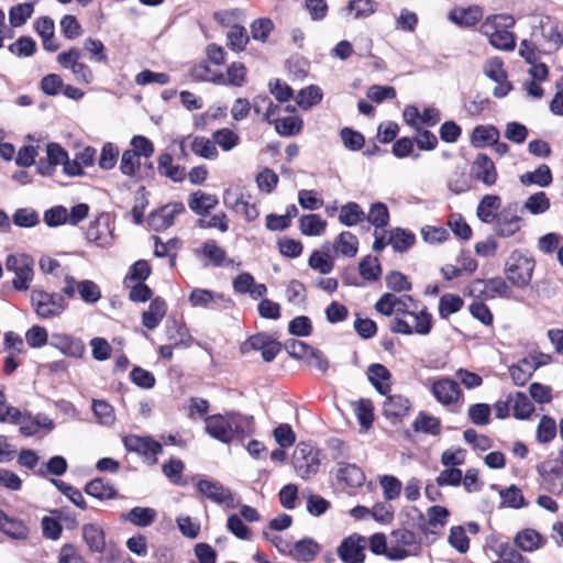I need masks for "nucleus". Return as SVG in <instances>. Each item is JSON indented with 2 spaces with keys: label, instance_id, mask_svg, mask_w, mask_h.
Wrapping results in <instances>:
<instances>
[{
  "label": "nucleus",
  "instance_id": "f257e3e1",
  "mask_svg": "<svg viewBox=\"0 0 563 563\" xmlns=\"http://www.w3.org/2000/svg\"><path fill=\"white\" fill-rule=\"evenodd\" d=\"M66 296L60 292H49L43 289H33L31 291V306L40 319L59 318L67 309L68 302Z\"/></svg>",
  "mask_w": 563,
  "mask_h": 563
},
{
  "label": "nucleus",
  "instance_id": "f03ea898",
  "mask_svg": "<svg viewBox=\"0 0 563 563\" xmlns=\"http://www.w3.org/2000/svg\"><path fill=\"white\" fill-rule=\"evenodd\" d=\"M536 262L520 250H515L505 263L507 279L517 288L523 289L531 283Z\"/></svg>",
  "mask_w": 563,
  "mask_h": 563
},
{
  "label": "nucleus",
  "instance_id": "7ed1b4c3",
  "mask_svg": "<svg viewBox=\"0 0 563 563\" xmlns=\"http://www.w3.org/2000/svg\"><path fill=\"white\" fill-rule=\"evenodd\" d=\"M5 267L14 273L12 287L16 291H26L34 278V258L26 253L10 254L5 260Z\"/></svg>",
  "mask_w": 563,
  "mask_h": 563
},
{
  "label": "nucleus",
  "instance_id": "20e7f679",
  "mask_svg": "<svg viewBox=\"0 0 563 563\" xmlns=\"http://www.w3.org/2000/svg\"><path fill=\"white\" fill-rule=\"evenodd\" d=\"M391 545L389 560L402 561L410 555H416L421 549L420 538L411 530V527H401L390 533Z\"/></svg>",
  "mask_w": 563,
  "mask_h": 563
},
{
  "label": "nucleus",
  "instance_id": "39448f33",
  "mask_svg": "<svg viewBox=\"0 0 563 563\" xmlns=\"http://www.w3.org/2000/svg\"><path fill=\"white\" fill-rule=\"evenodd\" d=\"M520 211L519 202L512 201L505 205L493 221V230L499 238H511L520 231L523 225V219L518 214Z\"/></svg>",
  "mask_w": 563,
  "mask_h": 563
},
{
  "label": "nucleus",
  "instance_id": "423d86ee",
  "mask_svg": "<svg viewBox=\"0 0 563 563\" xmlns=\"http://www.w3.org/2000/svg\"><path fill=\"white\" fill-rule=\"evenodd\" d=\"M283 349V344L266 332L255 333L245 340L240 351L246 354L250 351H260L264 362H273Z\"/></svg>",
  "mask_w": 563,
  "mask_h": 563
},
{
  "label": "nucleus",
  "instance_id": "0eeeda50",
  "mask_svg": "<svg viewBox=\"0 0 563 563\" xmlns=\"http://www.w3.org/2000/svg\"><path fill=\"white\" fill-rule=\"evenodd\" d=\"M64 282L63 294H65L68 299L74 298L76 292H78L80 299L88 305H93L101 298L100 287L93 280L82 279L77 282L74 276L66 275Z\"/></svg>",
  "mask_w": 563,
  "mask_h": 563
},
{
  "label": "nucleus",
  "instance_id": "6e6552de",
  "mask_svg": "<svg viewBox=\"0 0 563 563\" xmlns=\"http://www.w3.org/2000/svg\"><path fill=\"white\" fill-rule=\"evenodd\" d=\"M189 303L195 308L211 310H227L232 308L233 301L222 292H214L210 289L195 288L189 294Z\"/></svg>",
  "mask_w": 563,
  "mask_h": 563
},
{
  "label": "nucleus",
  "instance_id": "1a4fd4ad",
  "mask_svg": "<svg viewBox=\"0 0 563 563\" xmlns=\"http://www.w3.org/2000/svg\"><path fill=\"white\" fill-rule=\"evenodd\" d=\"M113 238L111 218L107 212H101L93 221H91L86 231V239L100 247L110 246Z\"/></svg>",
  "mask_w": 563,
  "mask_h": 563
},
{
  "label": "nucleus",
  "instance_id": "9d476101",
  "mask_svg": "<svg viewBox=\"0 0 563 563\" xmlns=\"http://www.w3.org/2000/svg\"><path fill=\"white\" fill-rule=\"evenodd\" d=\"M197 490L218 505H225L228 508H234V495L230 488L224 487L220 482L212 479H199L196 484Z\"/></svg>",
  "mask_w": 563,
  "mask_h": 563
},
{
  "label": "nucleus",
  "instance_id": "9b49d317",
  "mask_svg": "<svg viewBox=\"0 0 563 563\" xmlns=\"http://www.w3.org/2000/svg\"><path fill=\"white\" fill-rule=\"evenodd\" d=\"M365 537L353 533L341 541L336 553L343 563H363L365 560Z\"/></svg>",
  "mask_w": 563,
  "mask_h": 563
},
{
  "label": "nucleus",
  "instance_id": "f8f14e48",
  "mask_svg": "<svg viewBox=\"0 0 563 563\" xmlns=\"http://www.w3.org/2000/svg\"><path fill=\"white\" fill-rule=\"evenodd\" d=\"M185 210V205L180 201L162 206L150 212L147 223L156 232L166 230L174 224L175 217Z\"/></svg>",
  "mask_w": 563,
  "mask_h": 563
},
{
  "label": "nucleus",
  "instance_id": "ddd939ff",
  "mask_svg": "<svg viewBox=\"0 0 563 563\" xmlns=\"http://www.w3.org/2000/svg\"><path fill=\"white\" fill-rule=\"evenodd\" d=\"M431 394L443 406H450L459 401L463 391L456 380L451 377H440L431 385Z\"/></svg>",
  "mask_w": 563,
  "mask_h": 563
},
{
  "label": "nucleus",
  "instance_id": "4468645a",
  "mask_svg": "<svg viewBox=\"0 0 563 563\" xmlns=\"http://www.w3.org/2000/svg\"><path fill=\"white\" fill-rule=\"evenodd\" d=\"M49 345L67 357L81 358L86 353L84 341L67 333H53Z\"/></svg>",
  "mask_w": 563,
  "mask_h": 563
},
{
  "label": "nucleus",
  "instance_id": "2eb2a0df",
  "mask_svg": "<svg viewBox=\"0 0 563 563\" xmlns=\"http://www.w3.org/2000/svg\"><path fill=\"white\" fill-rule=\"evenodd\" d=\"M471 176L487 187L496 184L498 173L495 163L486 153L477 154L476 158L471 165Z\"/></svg>",
  "mask_w": 563,
  "mask_h": 563
},
{
  "label": "nucleus",
  "instance_id": "dca6fc26",
  "mask_svg": "<svg viewBox=\"0 0 563 563\" xmlns=\"http://www.w3.org/2000/svg\"><path fill=\"white\" fill-rule=\"evenodd\" d=\"M206 432L213 439L230 444L232 443L231 412L227 416L216 413L205 419Z\"/></svg>",
  "mask_w": 563,
  "mask_h": 563
},
{
  "label": "nucleus",
  "instance_id": "f3484780",
  "mask_svg": "<svg viewBox=\"0 0 563 563\" xmlns=\"http://www.w3.org/2000/svg\"><path fill=\"white\" fill-rule=\"evenodd\" d=\"M0 531L14 541H24L30 533L29 527L22 519L9 516L2 509H0Z\"/></svg>",
  "mask_w": 563,
  "mask_h": 563
},
{
  "label": "nucleus",
  "instance_id": "a211bd4d",
  "mask_svg": "<svg viewBox=\"0 0 563 563\" xmlns=\"http://www.w3.org/2000/svg\"><path fill=\"white\" fill-rule=\"evenodd\" d=\"M411 409L410 400L402 395H387L383 402V415L394 423L402 420Z\"/></svg>",
  "mask_w": 563,
  "mask_h": 563
},
{
  "label": "nucleus",
  "instance_id": "6ab92c4d",
  "mask_svg": "<svg viewBox=\"0 0 563 563\" xmlns=\"http://www.w3.org/2000/svg\"><path fill=\"white\" fill-rule=\"evenodd\" d=\"M300 453L301 456H298L297 452L294 455V467L298 476L302 479H309L318 473L320 460L318 453L313 452L312 449L308 452L305 449H300Z\"/></svg>",
  "mask_w": 563,
  "mask_h": 563
},
{
  "label": "nucleus",
  "instance_id": "aec40b11",
  "mask_svg": "<svg viewBox=\"0 0 563 563\" xmlns=\"http://www.w3.org/2000/svg\"><path fill=\"white\" fill-rule=\"evenodd\" d=\"M390 371L380 363H373L367 367V379L382 396H387L390 393Z\"/></svg>",
  "mask_w": 563,
  "mask_h": 563
},
{
  "label": "nucleus",
  "instance_id": "412c9836",
  "mask_svg": "<svg viewBox=\"0 0 563 563\" xmlns=\"http://www.w3.org/2000/svg\"><path fill=\"white\" fill-rule=\"evenodd\" d=\"M34 30L42 38L43 48L47 52H56L60 44L55 37V23L49 16H41L34 22Z\"/></svg>",
  "mask_w": 563,
  "mask_h": 563
},
{
  "label": "nucleus",
  "instance_id": "4be33fe9",
  "mask_svg": "<svg viewBox=\"0 0 563 563\" xmlns=\"http://www.w3.org/2000/svg\"><path fill=\"white\" fill-rule=\"evenodd\" d=\"M500 139V131L493 124L475 125L470 134V144L474 148L492 146Z\"/></svg>",
  "mask_w": 563,
  "mask_h": 563
},
{
  "label": "nucleus",
  "instance_id": "5701e85b",
  "mask_svg": "<svg viewBox=\"0 0 563 563\" xmlns=\"http://www.w3.org/2000/svg\"><path fill=\"white\" fill-rule=\"evenodd\" d=\"M335 477L339 483L351 488H358L365 482L363 470L354 463L339 462Z\"/></svg>",
  "mask_w": 563,
  "mask_h": 563
},
{
  "label": "nucleus",
  "instance_id": "b1692460",
  "mask_svg": "<svg viewBox=\"0 0 563 563\" xmlns=\"http://www.w3.org/2000/svg\"><path fill=\"white\" fill-rule=\"evenodd\" d=\"M165 332L168 341L172 342L175 347H188L191 345L194 341L186 324L181 320H177L176 318L167 319Z\"/></svg>",
  "mask_w": 563,
  "mask_h": 563
},
{
  "label": "nucleus",
  "instance_id": "393cba45",
  "mask_svg": "<svg viewBox=\"0 0 563 563\" xmlns=\"http://www.w3.org/2000/svg\"><path fill=\"white\" fill-rule=\"evenodd\" d=\"M320 551V544L314 539L306 537L292 544L289 556L297 562L310 563Z\"/></svg>",
  "mask_w": 563,
  "mask_h": 563
},
{
  "label": "nucleus",
  "instance_id": "a878e982",
  "mask_svg": "<svg viewBox=\"0 0 563 563\" xmlns=\"http://www.w3.org/2000/svg\"><path fill=\"white\" fill-rule=\"evenodd\" d=\"M448 18L452 23L461 27H472L482 20L483 10L478 5L454 8L449 12Z\"/></svg>",
  "mask_w": 563,
  "mask_h": 563
},
{
  "label": "nucleus",
  "instance_id": "bb28decb",
  "mask_svg": "<svg viewBox=\"0 0 563 563\" xmlns=\"http://www.w3.org/2000/svg\"><path fill=\"white\" fill-rule=\"evenodd\" d=\"M501 198L498 195H485L476 208V216L483 223L490 224L501 209Z\"/></svg>",
  "mask_w": 563,
  "mask_h": 563
},
{
  "label": "nucleus",
  "instance_id": "cd10ccee",
  "mask_svg": "<svg viewBox=\"0 0 563 563\" xmlns=\"http://www.w3.org/2000/svg\"><path fill=\"white\" fill-rule=\"evenodd\" d=\"M219 203L218 197L212 194L197 190L190 194L188 198L189 209L201 217L209 214L210 210L214 209Z\"/></svg>",
  "mask_w": 563,
  "mask_h": 563
},
{
  "label": "nucleus",
  "instance_id": "c85d7f7f",
  "mask_svg": "<svg viewBox=\"0 0 563 563\" xmlns=\"http://www.w3.org/2000/svg\"><path fill=\"white\" fill-rule=\"evenodd\" d=\"M84 492L99 500L115 499L119 495L117 488L103 477H96L89 481L85 485Z\"/></svg>",
  "mask_w": 563,
  "mask_h": 563
},
{
  "label": "nucleus",
  "instance_id": "c756f323",
  "mask_svg": "<svg viewBox=\"0 0 563 563\" xmlns=\"http://www.w3.org/2000/svg\"><path fill=\"white\" fill-rule=\"evenodd\" d=\"M167 305L162 297L151 300L148 309L142 313V324L147 330L156 329L166 314Z\"/></svg>",
  "mask_w": 563,
  "mask_h": 563
},
{
  "label": "nucleus",
  "instance_id": "7c9ffc66",
  "mask_svg": "<svg viewBox=\"0 0 563 563\" xmlns=\"http://www.w3.org/2000/svg\"><path fill=\"white\" fill-rule=\"evenodd\" d=\"M514 543L525 552H533L545 544V539L537 530L526 528L517 532L514 538Z\"/></svg>",
  "mask_w": 563,
  "mask_h": 563
},
{
  "label": "nucleus",
  "instance_id": "2f4dec72",
  "mask_svg": "<svg viewBox=\"0 0 563 563\" xmlns=\"http://www.w3.org/2000/svg\"><path fill=\"white\" fill-rule=\"evenodd\" d=\"M388 243L395 252L406 253L416 243V234L404 228H393L388 231Z\"/></svg>",
  "mask_w": 563,
  "mask_h": 563
},
{
  "label": "nucleus",
  "instance_id": "473e14b6",
  "mask_svg": "<svg viewBox=\"0 0 563 563\" xmlns=\"http://www.w3.org/2000/svg\"><path fill=\"white\" fill-rule=\"evenodd\" d=\"M537 472L548 490L555 486L556 479L563 478V465L556 459L539 463Z\"/></svg>",
  "mask_w": 563,
  "mask_h": 563
},
{
  "label": "nucleus",
  "instance_id": "72a5a7b5",
  "mask_svg": "<svg viewBox=\"0 0 563 563\" xmlns=\"http://www.w3.org/2000/svg\"><path fill=\"white\" fill-rule=\"evenodd\" d=\"M196 254L202 255L207 262L203 266L212 265L213 267H221L224 265L227 260V252L224 249L218 245L214 240H207L202 243L200 250L196 251Z\"/></svg>",
  "mask_w": 563,
  "mask_h": 563
},
{
  "label": "nucleus",
  "instance_id": "f704fd0d",
  "mask_svg": "<svg viewBox=\"0 0 563 563\" xmlns=\"http://www.w3.org/2000/svg\"><path fill=\"white\" fill-rule=\"evenodd\" d=\"M157 512L151 507H133L128 512L121 514V519L136 527L146 528L156 519Z\"/></svg>",
  "mask_w": 563,
  "mask_h": 563
},
{
  "label": "nucleus",
  "instance_id": "c9c22d12",
  "mask_svg": "<svg viewBox=\"0 0 563 563\" xmlns=\"http://www.w3.org/2000/svg\"><path fill=\"white\" fill-rule=\"evenodd\" d=\"M82 539L89 550L103 553L106 550V534L102 528L95 523H86L82 527Z\"/></svg>",
  "mask_w": 563,
  "mask_h": 563
},
{
  "label": "nucleus",
  "instance_id": "e433bc0d",
  "mask_svg": "<svg viewBox=\"0 0 563 563\" xmlns=\"http://www.w3.org/2000/svg\"><path fill=\"white\" fill-rule=\"evenodd\" d=\"M519 179L527 187L532 185L549 187L553 181V175L547 164H541L534 170L522 174Z\"/></svg>",
  "mask_w": 563,
  "mask_h": 563
},
{
  "label": "nucleus",
  "instance_id": "4c0bfd02",
  "mask_svg": "<svg viewBox=\"0 0 563 563\" xmlns=\"http://www.w3.org/2000/svg\"><path fill=\"white\" fill-rule=\"evenodd\" d=\"M158 173L175 183H181L186 177L185 167L173 164V155L170 153H162L158 157Z\"/></svg>",
  "mask_w": 563,
  "mask_h": 563
},
{
  "label": "nucleus",
  "instance_id": "58836bf2",
  "mask_svg": "<svg viewBox=\"0 0 563 563\" xmlns=\"http://www.w3.org/2000/svg\"><path fill=\"white\" fill-rule=\"evenodd\" d=\"M475 284H484L486 290L490 292L487 298L500 297L505 299H511L514 291L511 287L508 285L506 279L503 277H493V278H477L474 282Z\"/></svg>",
  "mask_w": 563,
  "mask_h": 563
},
{
  "label": "nucleus",
  "instance_id": "ea45409f",
  "mask_svg": "<svg viewBox=\"0 0 563 563\" xmlns=\"http://www.w3.org/2000/svg\"><path fill=\"white\" fill-rule=\"evenodd\" d=\"M489 40L492 46L501 51H514L516 47V37L508 29H493L489 32H482Z\"/></svg>",
  "mask_w": 563,
  "mask_h": 563
},
{
  "label": "nucleus",
  "instance_id": "a19ab883",
  "mask_svg": "<svg viewBox=\"0 0 563 563\" xmlns=\"http://www.w3.org/2000/svg\"><path fill=\"white\" fill-rule=\"evenodd\" d=\"M275 131L284 137H290L301 133L303 120L299 115H289L273 121Z\"/></svg>",
  "mask_w": 563,
  "mask_h": 563
},
{
  "label": "nucleus",
  "instance_id": "79ce46f5",
  "mask_svg": "<svg viewBox=\"0 0 563 563\" xmlns=\"http://www.w3.org/2000/svg\"><path fill=\"white\" fill-rule=\"evenodd\" d=\"M365 212L357 202L350 201L342 205L339 213V222L345 227H354L365 220Z\"/></svg>",
  "mask_w": 563,
  "mask_h": 563
},
{
  "label": "nucleus",
  "instance_id": "37998d69",
  "mask_svg": "<svg viewBox=\"0 0 563 563\" xmlns=\"http://www.w3.org/2000/svg\"><path fill=\"white\" fill-rule=\"evenodd\" d=\"M536 371L529 357H523L518 363L509 366L510 377L517 386H525Z\"/></svg>",
  "mask_w": 563,
  "mask_h": 563
},
{
  "label": "nucleus",
  "instance_id": "c03bdc74",
  "mask_svg": "<svg viewBox=\"0 0 563 563\" xmlns=\"http://www.w3.org/2000/svg\"><path fill=\"white\" fill-rule=\"evenodd\" d=\"M412 429L416 432L437 437L441 433V420L424 411H420L412 422Z\"/></svg>",
  "mask_w": 563,
  "mask_h": 563
},
{
  "label": "nucleus",
  "instance_id": "a18cd8bd",
  "mask_svg": "<svg viewBox=\"0 0 563 563\" xmlns=\"http://www.w3.org/2000/svg\"><path fill=\"white\" fill-rule=\"evenodd\" d=\"M333 249L343 256L354 257L357 254L358 240L352 232L343 231L336 236Z\"/></svg>",
  "mask_w": 563,
  "mask_h": 563
},
{
  "label": "nucleus",
  "instance_id": "49530a36",
  "mask_svg": "<svg viewBox=\"0 0 563 563\" xmlns=\"http://www.w3.org/2000/svg\"><path fill=\"white\" fill-rule=\"evenodd\" d=\"M299 222L301 233L307 236L321 235L327 228V221L317 213L303 214Z\"/></svg>",
  "mask_w": 563,
  "mask_h": 563
},
{
  "label": "nucleus",
  "instance_id": "de8ad7c7",
  "mask_svg": "<svg viewBox=\"0 0 563 563\" xmlns=\"http://www.w3.org/2000/svg\"><path fill=\"white\" fill-rule=\"evenodd\" d=\"M67 470V460L63 455H53L36 470L35 474L40 477L63 476Z\"/></svg>",
  "mask_w": 563,
  "mask_h": 563
},
{
  "label": "nucleus",
  "instance_id": "09e8293b",
  "mask_svg": "<svg viewBox=\"0 0 563 563\" xmlns=\"http://www.w3.org/2000/svg\"><path fill=\"white\" fill-rule=\"evenodd\" d=\"M499 496L501 499V507L520 509L528 505L521 489L515 484H511L507 488L500 489Z\"/></svg>",
  "mask_w": 563,
  "mask_h": 563
},
{
  "label": "nucleus",
  "instance_id": "8fccbe9b",
  "mask_svg": "<svg viewBox=\"0 0 563 563\" xmlns=\"http://www.w3.org/2000/svg\"><path fill=\"white\" fill-rule=\"evenodd\" d=\"M152 274L151 265L146 260H137L130 267L123 279L125 287L132 283L145 282Z\"/></svg>",
  "mask_w": 563,
  "mask_h": 563
},
{
  "label": "nucleus",
  "instance_id": "3c124183",
  "mask_svg": "<svg viewBox=\"0 0 563 563\" xmlns=\"http://www.w3.org/2000/svg\"><path fill=\"white\" fill-rule=\"evenodd\" d=\"M224 203L230 206L236 213L243 214L247 222L254 221L260 214L256 206L245 200L243 195L236 197L234 201L231 202L230 195L228 194L224 196Z\"/></svg>",
  "mask_w": 563,
  "mask_h": 563
},
{
  "label": "nucleus",
  "instance_id": "603ef678",
  "mask_svg": "<svg viewBox=\"0 0 563 563\" xmlns=\"http://www.w3.org/2000/svg\"><path fill=\"white\" fill-rule=\"evenodd\" d=\"M399 520H400L401 526H404V527H411V528L417 527L423 533H427V531H428L426 516L419 508H417L415 506L404 509L399 514Z\"/></svg>",
  "mask_w": 563,
  "mask_h": 563
},
{
  "label": "nucleus",
  "instance_id": "864d4df0",
  "mask_svg": "<svg viewBox=\"0 0 563 563\" xmlns=\"http://www.w3.org/2000/svg\"><path fill=\"white\" fill-rule=\"evenodd\" d=\"M322 98L323 93L321 88L317 85H310L298 92L296 102L302 110H309L320 103Z\"/></svg>",
  "mask_w": 563,
  "mask_h": 563
},
{
  "label": "nucleus",
  "instance_id": "5fc2aeb1",
  "mask_svg": "<svg viewBox=\"0 0 563 563\" xmlns=\"http://www.w3.org/2000/svg\"><path fill=\"white\" fill-rule=\"evenodd\" d=\"M8 51L19 58L31 57L37 51L35 40L27 35H21L8 46Z\"/></svg>",
  "mask_w": 563,
  "mask_h": 563
},
{
  "label": "nucleus",
  "instance_id": "6e6d98bb",
  "mask_svg": "<svg viewBox=\"0 0 563 563\" xmlns=\"http://www.w3.org/2000/svg\"><path fill=\"white\" fill-rule=\"evenodd\" d=\"M512 415L518 420H527L534 412V405L522 391H516L512 395Z\"/></svg>",
  "mask_w": 563,
  "mask_h": 563
},
{
  "label": "nucleus",
  "instance_id": "4d7b16f0",
  "mask_svg": "<svg viewBox=\"0 0 563 563\" xmlns=\"http://www.w3.org/2000/svg\"><path fill=\"white\" fill-rule=\"evenodd\" d=\"M365 219L374 225L376 230L386 228L390 219L387 205L380 201L372 203Z\"/></svg>",
  "mask_w": 563,
  "mask_h": 563
},
{
  "label": "nucleus",
  "instance_id": "13d9d810",
  "mask_svg": "<svg viewBox=\"0 0 563 563\" xmlns=\"http://www.w3.org/2000/svg\"><path fill=\"white\" fill-rule=\"evenodd\" d=\"M358 273L367 282H377L382 275V265L377 257L364 256L358 263Z\"/></svg>",
  "mask_w": 563,
  "mask_h": 563
},
{
  "label": "nucleus",
  "instance_id": "bf43d9fd",
  "mask_svg": "<svg viewBox=\"0 0 563 563\" xmlns=\"http://www.w3.org/2000/svg\"><path fill=\"white\" fill-rule=\"evenodd\" d=\"M464 306L461 296L454 294H444L439 300V316L441 319H448L451 314L459 312Z\"/></svg>",
  "mask_w": 563,
  "mask_h": 563
},
{
  "label": "nucleus",
  "instance_id": "052dcab7",
  "mask_svg": "<svg viewBox=\"0 0 563 563\" xmlns=\"http://www.w3.org/2000/svg\"><path fill=\"white\" fill-rule=\"evenodd\" d=\"M191 151L199 157L216 159L219 155L213 140L205 136H196L191 142Z\"/></svg>",
  "mask_w": 563,
  "mask_h": 563
},
{
  "label": "nucleus",
  "instance_id": "680f3d73",
  "mask_svg": "<svg viewBox=\"0 0 563 563\" xmlns=\"http://www.w3.org/2000/svg\"><path fill=\"white\" fill-rule=\"evenodd\" d=\"M12 222L15 227L31 229L40 223V214L33 208H19L12 214Z\"/></svg>",
  "mask_w": 563,
  "mask_h": 563
},
{
  "label": "nucleus",
  "instance_id": "e2e57ef3",
  "mask_svg": "<svg viewBox=\"0 0 563 563\" xmlns=\"http://www.w3.org/2000/svg\"><path fill=\"white\" fill-rule=\"evenodd\" d=\"M550 207V199L544 191H538L530 195L523 205V209L533 216H539L547 212Z\"/></svg>",
  "mask_w": 563,
  "mask_h": 563
},
{
  "label": "nucleus",
  "instance_id": "0e129e2a",
  "mask_svg": "<svg viewBox=\"0 0 563 563\" xmlns=\"http://www.w3.org/2000/svg\"><path fill=\"white\" fill-rule=\"evenodd\" d=\"M558 428L554 418L542 416L537 427V441L541 444L551 442L556 437Z\"/></svg>",
  "mask_w": 563,
  "mask_h": 563
},
{
  "label": "nucleus",
  "instance_id": "69168bd1",
  "mask_svg": "<svg viewBox=\"0 0 563 563\" xmlns=\"http://www.w3.org/2000/svg\"><path fill=\"white\" fill-rule=\"evenodd\" d=\"M340 137L344 147L351 152H357L365 145L364 135L360 131L350 126H345L340 130Z\"/></svg>",
  "mask_w": 563,
  "mask_h": 563
},
{
  "label": "nucleus",
  "instance_id": "338daca9",
  "mask_svg": "<svg viewBox=\"0 0 563 563\" xmlns=\"http://www.w3.org/2000/svg\"><path fill=\"white\" fill-rule=\"evenodd\" d=\"M212 140L223 151L229 152L239 144L240 136L233 130L222 128L212 133Z\"/></svg>",
  "mask_w": 563,
  "mask_h": 563
},
{
  "label": "nucleus",
  "instance_id": "774afa93",
  "mask_svg": "<svg viewBox=\"0 0 563 563\" xmlns=\"http://www.w3.org/2000/svg\"><path fill=\"white\" fill-rule=\"evenodd\" d=\"M498 560L492 563H530L516 548L508 543H501L498 547Z\"/></svg>",
  "mask_w": 563,
  "mask_h": 563
}]
</instances>
